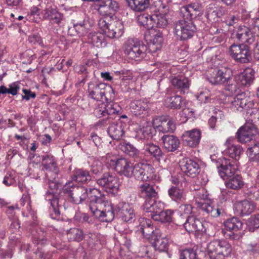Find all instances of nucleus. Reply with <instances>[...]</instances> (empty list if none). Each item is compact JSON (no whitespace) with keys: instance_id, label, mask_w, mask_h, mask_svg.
<instances>
[{"instance_id":"ea45409f","label":"nucleus","mask_w":259,"mask_h":259,"mask_svg":"<svg viewBox=\"0 0 259 259\" xmlns=\"http://www.w3.org/2000/svg\"><path fill=\"white\" fill-rule=\"evenodd\" d=\"M89 41L93 46L100 48L105 47L106 42L104 35L100 32H94L90 33Z\"/></svg>"},{"instance_id":"c756f323","label":"nucleus","mask_w":259,"mask_h":259,"mask_svg":"<svg viewBox=\"0 0 259 259\" xmlns=\"http://www.w3.org/2000/svg\"><path fill=\"white\" fill-rule=\"evenodd\" d=\"M186 230L189 233L202 232L204 229L202 223L195 216H188L183 224Z\"/></svg>"},{"instance_id":"c03bdc74","label":"nucleus","mask_w":259,"mask_h":259,"mask_svg":"<svg viewBox=\"0 0 259 259\" xmlns=\"http://www.w3.org/2000/svg\"><path fill=\"white\" fill-rule=\"evenodd\" d=\"M72 178L74 181L82 183H86L91 180L89 171L82 169H75Z\"/></svg>"},{"instance_id":"a878e982","label":"nucleus","mask_w":259,"mask_h":259,"mask_svg":"<svg viewBox=\"0 0 259 259\" xmlns=\"http://www.w3.org/2000/svg\"><path fill=\"white\" fill-rule=\"evenodd\" d=\"M131 112L136 116L145 117L148 114V103L143 100H135L130 104Z\"/></svg>"},{"instance_id":"7ed1b4c3","label":"nucleus","mask_w":259,"mask_h":259,"mask_svg":"<svg viewBox=\"0 0 259 259\" xmlns=\"http://www.w3.org/2000/svg\"><path fill=\"white\" fill-rule=\"evenodd\" d=\"M231 251L230 244L225 240H214L207 245V252L211 259H225Z\"/></svg>"},{"instance_id":"20e7f679","label":"nucleus","mask_w":259,"mask_h":259,"mask_svg":"<svg viewBox=\"0 0 259 259\" xmlns=\"http://www.w3.org/2000/svg\"><path fill=\"white\" fill-rule=\"evenodd\" d=\"M99 28L109 38H118L123 33V26L120 20H114L111 17H104L98 22Z\"/></svg>"},{"instance_id":"aec40b11","label":"nucleus","mask_w":259,"mask_h":259,"mask_svg":"<svg viewBox=\"0 0 259 259\" xmlns=\"http://www.w3.org/2000/svg\"><path fill=\"white\" fill-rule=\"evenodd\" d=\"M106 165L114 169L120 174L122 175L124 167L126 165L127 159L125 158H118L116 155L111 154H107L102 157Z\"/></svg>"},{"instance_id":"5fc2aeb1","label":"nucleus","mask_w":259,"mask_h":259,"mask_svg":"<svg viewBox=\"0 0 259 259\" xmlns=\"http://www.w3.org/2000/svg\"><path fill=\"white\" fill-rule=\"evenodd\" d=\"M20 204L22 206L26 205V210L30 213L32 217L34 213L31 211V200L30 196L28 193L24 194L20 200Z\"/></svg>"},{"instance_id":"ddd939ff","label":"nucleus","mask_w":259,"mask_h":259,"mask_svg":"<svg viewBox=\"0 0 259 259\" xmlns=\"http://www.w3.org/2000/svg\"><path fill=\"white\" fill-rule=\"evenodd\" d=\"M253 103L244 93L237 95L231 102L230 108L233 111H241L252 108Z\"/></svg>"},{"instance_id":"6e6552de","label":"nucleus","mask_w":259,"mask_h":259,"mask_svg":"<svg viewBox=\"0 0 259 259\" xmlns=\"http://www.w3.org/2000/svg\"><path fill=\"white\" fill-rule=\"evenodd\" d=\"M217 168L219 176L224 180L228 179L235 174L238 170L237 161L225 157L217 161Z\"/></svg>"},{"instance_id":"052dcab7","label":"nucleus","mask_w":259,"mask_h":259,"mask_svg":"<svg viewBox=\"0 0 259 259\" xmlns=\"http://www.w3.org/2000/svg\"><path fill=\"white\" fill-rule=\"evenodd\" d=\"M248 225L249 230L251 231L259 228V214L254 215L249 219Z\"/></svg>"},{"instance_id":"a18cd8bd","label":"nucleus","mask_w":259,"mask_h":259,"mask_svg":"<svg viewBox=\"0 0 259 259\" xmlns=\"http://www.w3.org/2000/svg\"><path fill=\"white\" fill-rule=\"evenodd\" d=\"M119 148L130 156L136 158L139 157L140 152L133 145L129 143L122 142L119 144Z\"/></svg>"},{"instance_id":"bf43d9fd","label":"nucleus","mask_w":259,"mask_h":259,"mask_svg":"<svg viewBox=\"0 0 259 259\" xmlns=\"http://www.w3.org/2000/svg\"><path fill=\"white\" fill-rule=\"evenodd\" d=\"M150 130V127H143L137 132V137L140 139H148L151 136Z\"/></svg>"},{"instance_id":"0eeeda50","label":"nucleus","mask_w":259,"mask_h":259,"mask_svg":"<svg viewBox=\"0 0 259 259\" xmlns=\"http://www.w3.org/2000/svg\"><path fill=\"white\" fill-rule=\"evenodd\" d=\"M196 30L195 25L192 21L184 18L176 23L174 33L177 38L185 40L191 38Z\"/></svg>"},{"instance_id":"3c124183","label":"nucleus","mask_w":259,"mask_h":259,"mask_svg":"<svg viewBox=\"0 0 259 259\" xmlns=\"http://www.w3.org/2000/svg\"><path fill=\"white\" fill-rule=\"evenodd\" d=\"M182 103V99L179 95L168 97L165 100V105L166 107L171 109L180 108Z\"/></svg>"},{"instance_id":"6e6d98bb","label":"nucleus","mask_w":259,"mask_h":259,"mask_svg":"<svg viewBox=\"0 0 259 259\" xmlns=\"http://www.w3.org/2000/svg\"><path fill=\"white\" fill-rule=\"evenodd\" d=\"M180 259H196V252L193 249L186 248L180 251Z\"/></svg>"},{"instance_id":"c9c22d12","label":"nucleus","mask_w":259,"mask_h":259,"mask_svg":"<svg viewBox=\"0 0 259 259\" xmlns=\"http://www.w3.org/2000/svg\"><path fill=\"white\" fill-rule=\"evenodd\" d=\"M254 69L251 68H247L238 76V80L243 85L250 84L254 78Z\"/></svg>"},{"instance_id":"423d86ee","label":"nucleus","mask_w":259,"mask_h":259,"mask_svg":"<svg viewBox=\"0 0 259 259\" xmlns=\"http://www.w3.org/2000/svg\"><path fill=\"white\" fill-rule=\"evenodd\" d=\"M197 207L206 214L212 217H218L221 214V209L214 207L212 204L206 201L207 194L203 188L198 189L195 195Z\"/></svg>"},{"instance_id":"4d7b16f0","label":"nucleus","mask_w":259,"mask_h":259,"mask_svg":"<svg viewBox=\"0 0 259 259\" xmlns=\"http://www.w3.org/2000/svg\"><path fill=\"white\" fill-rule=\"evenodd\" d=\"M103 170V165L102 163L99 159H95L91 165V171L95 174H101Z\"/></svg>"},{"instance_id":"e433bc0d","label":"nucleus","mask_w":259,"mask_h":259,"mask_svg":"<svg viewBox=\"0 0 259 259\" xmlns=\"http://www.w3.org/2000/svg\"><path fill=\"white\" fill-rule=\"evenodd\" d=\"M156 250L159 251H165L167 249L168 242L164 238L161 237L160 233L153 236L150 241Z\"/></svg>"},{"instance_id":"69168bd1","label":"nucleus","mask_w":259,"mask_h":259,"mask_svg":"<svg viewBox=\"0 0 259 259\" xmlns=\"http://www.w3.org/2000/svg\"><path fill=\"white\" fill-rule=\"evenodd\" d=\"M180 211L187 215L191 214L193 207L190 204H182L180 206Z\"/></svg>"},{"instance_id":"a211bd4d","label":"nucleus","mask_w":259,"mask_h":259,"mask_svg":"<svg viewBox=\"0 0 259 259\" xmlns=\"http://www.w3.org/2000/svg\"><path fill=\"white\" fill-rule=\"evenodd\" d=\"M234 213L239 217H244L250 214L255 209V204L247 200L235 201L233 203Z\"/></svg>"},{"instance_id":"8fccbe9b","label":"nucleus","mask_w":259,"mask_h":259,"mask_svg":"<svg viewBox=\"0 0 259 259\" xmlns=\"http://www.w3.org/2000/svg\"><path fill=\"white\" fill-rule=\"evenodd\" d=\"M144 149L158 161H160L163 156V153L159 147L152 143L146 144Z\"/></svg>"},{"instance_id":"79ce46f5","label":"nucleus","mask_w":259,"mask_h":259,"mask_svg":"<svg viewBox=\"0 0 259 259\" xmlns=\"http://www.w3.org/2000/svg\"><path fill=\"white\" fill-rule=\"evenodd\" d=\"M172 210L169 209L164 210L163 209L157 214L151 215V218L154 221L162 223L170 222L172 221Z\"/></svg>"},{"instance_id":"4c0bfd02","label":"nucleus","mask_w":259,"mask_h":259,"mask_svg":"<svg viewBox=\"0 0 259 259\" xmlns=\"http://www.w3.org/2000/svg\"><path fill=\"white\" fill-rule=\"evenodd\" d=\"M130 8L135 12L144 11L149 6V0H126Z\"/></svg>"},{"instance_id":"412c9836","label":"nucleus","mask_w":259,"mask_h":259,"mask_svg":"<svg viewBox=\"0 0 259 259\" xmlns=\"http://www.w3.org/2000/svg\"><path fill=\"white\" fill-rule=\"evenodd\" d=\"M118 215L125 222L132 223L136 219V214L133 206L129 203L120 202L118 204Z\"/></svg>"},{"instance_id":"b1692460","label":"nucleus","mask_w":259,"mask_h":259,"mask_svg":"<svg viewBox=\"0 0 259 259\" xmlns=\"http://www.w3.org/2000/svg\"><path fill=\"white\" fill-rule=\"evenodd\" d=\"M139 233H141L143 236L148 239L149 241L153 238V236L159 234V230L157 229L154 230L153 226L151 225V221L147 219L143 218L140 221V228L138 230Z\"/></svg>"},{"instance_id":"a19ab883","label":"nucleus","mask_w":259,"mask_h":259,"mask_svg":"<svg viewBox=\"0 0 259 259\" xmlns=\"http://www.w3.org/2000/svg\"><path fill=\"white\" fill-rule=\"evenodd\" d=\"M168 194L175 201H182L186 199V194L184 190L175 186H171L168 189Z\"/></svg>"},{"instance_id":"cd10ccee","label":"nucleus","mask_w":259,"mask_h":259,"mask_svg":"<svg viewBox=\"0 0 259 259\" xmlns=\"http://www.w3.org/2000/svg\"><path fill=\"white\" fill-rule=\"evenodd\" d=\"M143 207L145 212L150 213L148 216L151 217V215L157 214L164 209V204L159 200H156L155 198L145 200Z\"/></svg>"},{"instance_id":"f704fd0d","label":"nucleus","mask_w":259,"mask_h":259,"mask_svg":"<svg viewBox=\"0 0 259 259\" xmlns=\"http://www.w3.org/2000/svg\"><path fill=\"white\" fill-rule=\"evenodd\" d=\"M163 146L169 151H174L178 149L180 141L173 135H164L162 137Z\"/></svg>"},{"instance_id":"9d476101","label":"nucleus","mask_w":259,"mask_h":259,"mask_svg":"<svg viewBox=\"0 0 259 259\" xmlns=\"http://www.w3.org/2000/svg\"><path fill=\"white\" fill-rule=\"evenodd\" d=\"M209 80L212 84H228L229 87L227 90L229 91L233 92L236 89V85L231 83L232 78L230 71L228 69L218 70L214 76H211Z\"/></svg>"},{"instance_id":"774afa93","label":"nucleus","mask_w":259,"mask_h":259,"mask_svg":"<svg viewBox=\"0 0 259 259\" xmlns=\"http://www.w3.org/2000/svg\"><path fill=\"white\" fill-rule=\"evenodd\" d=\"M89 237V243L90 244L97 245L100 243L99 238L96 234H90L87 235Z\"/></svg>"},{"instance_id":"39448f33","label":"nucleus","mask_w":259,"mask_h":259,"mask_svg":"<svg viewBox=\"0 0 259 259\" xmlns=\"http://www.w3.org/2000/svg\"><path fill=\"white\" fill-rule=\"evenodd\" d=\"M123 50L127 58L136 60L145 56L147 47L142 41L129 38L124 44Z\"/></svg>"},{"instance_id":"4468645a","label":"nucleus","mask_w":259,"mask_h":259,"mask_svg":"<svg viewBox=\"0 0 259 259\" xmlns=\"http://www.w3.org/2000/svg\"><path fill=\"white\" fill-rule=\"evenodd\" d=\"M111 89L110 86H107L104 83L90 82L88 86V95L92 99L97 101H100L103 98L106 99V92Z\"/></svg>"},{"instance_id":"4be33fe9","label":"nucleus","mask_w":259,"mask_h":259,"mask_svg":"<svg viewBox=\"0 0 259 259\" xmlns=\"http://www.w3.org/2000/svg\"><path fill=\"white\" fill-rule=\"evenodd\" d=\"M170 81L174 88L181 94H185L188 92L190 80L187 77L181 75L171 76Z\"/></svg>"},{"instance_id":"37998d69","label":"nucleus","mask_w":259,"mask_h":259,"mask_svg":"<svg viewBox=\"0 0 259 259\" xmlns=\"http://www.w3.org/2000/svg\"><path fill=\"white\" fill-rule=\"evenodd\" d=\"M43 14L45 19L53 20L54 22L58 24L61 21L63 17L61 13L52 7L45 10Z\"/></svg>"},{"instance_id":"f257e3e1","label":"nucleus","mask_w":259,"mask_h":259,"mask_svg":"<svg viewBox=\"0 0 259 259\" xmlns=\"http://www.w3.org/2000/svg\"><path fill=\"white\" fill-rule=\"evenodd\" d=\"M64 190L68 193L75 204L81 203L88 197L90 210L94 215L101 221L110 222L114 218V212L111 202L106 199L99 190L93 188L88 192L85 188L75 186L72 182H69L64 186Z\"/></svg>"},{"instance_id":"5701e85b","label":"nucleus","mask_w":259,"mask_h":259,"mask_svg":"<svg viewBox=\"0 0 259 259\" xmlns=\"http://www.w3.org/2000/svg\"><path fill=\"white\" fill-rule=\"evenodd\" d=\"M242 223L237 218L233 217L227 220L224 222V226L226 231L223 230L224 235L229 238H234V232L241 229L242 227Z\"/></svg>"},{"instance_id":"2f4dec72","label":"nucleus","mask_w":259,"mask_h":259,"mask_svg":"<svg viewBox=\"0 0 259 259\" xmlns=\"http://www.w3.org/2000/svg\"><path fill=\"white\" fill-rule=\"evenodd\" d=\"M115 74L119 76L121 80L120 87L122 92H126L129 91L128 87L130 81L133 79V74L130 70L122 69L120 71L115 72Z\"/></svg>"},{"instance_id":"e2e57ef3","label":"nucleus","mask_w":259,"mask_h":259,"mask_svg":"<svg viewBox=\"0 0 259 259\" xmlns=\"http://www.w3.org/2000/svg\"><path fill=\"white\" fill-rule=\"evenodd\" d=\"M194 111L193 109L190 108H185L181 111L180 115L182 118H184L185 121L188 118L192 117L194 115Z\"/></svg>"},{"instance_id":"473e14b6","label":"nucleus","mask_w":259,"mask_h":259,"mask_svg":"<svg viewBox=\"0 0 259 259\" xmlns=\"http://www.w3.org/2000/svg\"><path fill=\"white\" fill-rule=\"evenodd\" d=\"M140 194L142 197L145 199V200H148L150 199L156 198L157 192L154 185L145 183L140 187Z\"/></svg>"},{"instance_id":"7c9ffc66","label":"nucleus","mask_w":259,"mask_h":259,"mask_svg":"<svg viewBox=\"0 0 259 259\" xmlns=\"http://www.w3.org/2000/svg\"><path fill=\"white\" fill-rule=\"evenodd\" d=\"M236 38L242 43L252 44L254 36L251 30L245 26H239L236 34Z\"/></svg>"},{"instance_id":"603ef678","label":"nucleus","mask_w":259,"mask_h":259,"mask_svg":"<svg viewBox=\"0 0 259 259\" xmlns=\"http://www.w3.org/2000/svg\"><path fill=\"white\" fill-rule=\"evenodd\" d=\"M68 237L72 240L80 241L84 237L83 232L78 228L70 229L67 232Z\"/></svg>"},{"instance_id":"864d4df0","label":"nucleus","mask_w":259,"mask_h":259,"mask_svg":"<svg viewBox=\"0 0 259 259\" xmlns=\"http://www.w3.org/2000/svg\"><path fill=\"white\" fill-rule=\"evenodd\" d=\"M246 153L251 161L259 162V144L249 147Z\"/></svg>"},{"instance_id":"680f3d73","label":"nucleus","mask_w":259,"mask_h":259,"mask_svg":"<svg viewBox=\"0 0 259 259\" xmlns=\"http://www.w3.org/2000/svg\"><path fill=\"white\" fill-rule=\"evenodd\" d=\"M105 104L101 103L94 110V113L98 117L100 118L106 115Z\"/></svg>"},{"instance_id":"1a4fd4ad","label":"nucleus","mask_w":259,"mask_h":259,"mask_svg":"<svg viewBox=\"0 0 259 259\" xmlns=\"http://www.w3.org/2000/svg\"><path fill=\"white\" fill-rule=\"evenodd\" d=\"M230 53L232 58L241 63H246L251 60L248 47L243 44L231 45L230 47Z\"/></svg>"},{"instance_id":"6ab92c4d","label":"nucleus","mask_w":259,"mask_h":259,"mask_svg":"<svg viewBox=\"0 0 259 259\" xmlns=\"http://www.w3.org/2000/svg\"><path fill=\"white\" fill-rule=\"evenodd\" d=\"M153 125L162 133H172L176 128L174 121L167 116H161L153 120Z\"/></svg>"},{"instance_id":"72a5a7b5","label":"nucleus","mask_w":259,"mask_h":259,"mask_svg":"<svg viewBox=\"0 0 259 259\" xmlns=\"http://www.w3.org/2000/svg\"><path fill=\"white\" fill-rule=\"evenodd\" d=\"M108 133L110 137L114 140L121 139L124 134L122 123L120 122L111 123L108 127Z\"/></svg>"},{"instance_id":"f8f14e48","label":"nucleus","mask_w":259,"mask_h":259,"mask_svg":"<svg viewBox=\"0 0 259 259\" xmlns=\"http://www.w3.org/2000/svg\"><path fill=\"white\" fill-rule=\"evenodd\" d=\"M97 183L107 192H117L119 186L118 179L109 173H105L102 177L97 180Z\"/></svg>"},{"instance_id":"f03ea898","label":"nucleus","mask_w":259,"mask_h":259,"mask_svg":"<svg viewBox=\"0 0 259 259\" xmlns=\"http://www.w3.org/2000/svg\"><path fill=\"white\" fill-rule=\"evenodd\" d=\"M153 172L154 168L149 164L140 162L133 165L127 160L122 175L126 177H134L138 180L146 181Z\"/></svg>"},{"instance_id":"de8ad7c7","label":"nucleus","mask_w":259,"mask_h":259,"mask_svg":"<svg viewBox=\"0 0 259 259\" xmlns=\"http://www.w3.org/2000/svg\"><path fill=\"white\" fill-rule=\"evenodd\" d=\"M46 199L49 201L51 204L50 211H53L56 215H58L60 214L58 199L55 196L53 192H48L46 195Z\"/></svg>"},{"instance_id":"9b49d317","label":"nucleus","mask_w":259,"mask_h":259,"mask_svg":"<svg viewBox=\"0 0 259 259\" xmlns=\"http://www.w3.org/2000/svg\"><path fill=\"white\" fill-rule=\"evenodd\" d=\"M179 166L181 171L187 176L195 178L200 171L198 163L189 158H183L179 161Z\"/></svg>"},{"instance_id":"58836bf2","label":"nucleus","mask_w":259,"mask_h":259,"mask_svg":"<svg viewBox=\"0 0 259 259\" xmlns=\"http://www.w3.org/2000/svg\"><path fill=\"white\" fill-rule=\"evenodd\" d=\"M164 11L160 10L158 14H154V20L155 21V27L164 28L168 24V21L165 17V14L168 12V7L166 6L162 7Z\"/></svg>"},{"instance_id":"f3484780","label":"nucleus","mask_w":259,"mask_h":259,"mask_svg":"<svg viewBox=\"0 0 259 259\" xmlns=\"http://www.w3.org/2000/svg\"><path fill=\"white\" fill-rule=\"evenodd\" d=\"M257 133V129L253 124L247 123L238 130L236 136L240 143H246L252 140Z\"/></svg>"},{"instance_id":"338daca9","label":"nucleus","mask_w":259,"mask_h":259,"mask_svg":"<svg viewBox=\"0 0 259 259\" xmlns=\"http://www.w3.org/2000/svg\"><path fill=\"white\" fill-rule=\"evenodd\" d=\"M154 27H155V21L154 20V15L151 16L148 15L145 27L150 30L153 29V28Z\"/></svg>"},{"instance_id":"13d9d810","label":"nucleus","mask_w":259,"mask_h":259,"mask_svg":"<svg viewBox=\"0 0 259 259\" xmlns=\"http://www.w3.org/2000/svg\"><path fill=\"white\" fill-rule=\"evenodd\" d=\"M105 106L106 115H113L119 112V106L116 103H108Z\"/></svg>"},{"instance_id":"393cba45","label":"nucleus","mask_w":259,"mask_h":259,"mask_svg":"<svg viewBox=\"0 0 259 259\" xmlns=\"http://www.w3.org/2000/svg\"><path fill=\"white\" fill-rule=\"evenodd\" d=\"M235 141V139L233 137H229L226 140L225 143L226 149L224 150V153L232 158L237 159L239 157L242 149L240 146L234 144Z\"/></svg>"},{"instance_id":"49530a36","label":"nucleus","mask_w":259,"mask_h":259,"mask_svg":"<svg viewBox=\"0 0 259 259\" xmlns=\"http://www.w3.org/2000/svg\"><path fill=\"white\" fill-rule=\"evenodd\" d=\"M43 167L48 171H54L57 169V165L54 156L50 155L44 156L41 162Z\"/></svg>"},{"instance_id":"dca6fc26","label":"nucleus","mask_w":259,"mask_h":259,"mask_svg":"<svg viewBox=\"0 0 259 259\" xmlns=\"http://www.w3.org/2000/svg\"><path fill=\"white\" fill-rule=\"evenodd\" d=\"M180 12L184 18L192 20L203 14V7L201 4L195 2L182 7Z\"/></svg>"},{"instance_id":"2eb2a0df","label":"nucleus","mask_w":259,"mask_h":259,"mask_svg":"<svg viewBox=\"0 0 259 259\" xmlns=\"http://www.w3.org/2000/svg\"><path fill=\"white\" fill-rule=\"evenodd\" d=\"M146 37L149 42V50L151 53H155L160 50L163 42L162 33L159 30L152 29L146 34Z\"/></svg>"},{"instance_id":"0e129e2a","label":"nucleus","mask_w":259,"mask_h":259,"mask_svg":"<svg viewBox=\"0 0 259 259\" xmlns=\"http://www.w3.org/2000/svg\"><path fill=\"white\" fill-rule=\"evenodd\" d=\"M19 89V83L17 82H13L9 85L8 94L13 96L16 95Z\"/></svg>"},{"instance_id":"c85d7f7f","label":"nucleus","mask_w":259,"mask_h":259,"mask_svg":"<svg viewBox=\"0 0 259 259\" xmlns=\"http://www.w3.org/2000/svg\"><path fill=\"white\" fill-rule=\"evenodd\" d=\"M200 138V131L196 129L186 131L183 135V141L191 147H196L199 144Z\"/></svg>"},{"instance_id":"09e8293b","label":"nucleus","mask_w":259,"mask_h":259,"mask_svg":"<svg viewBox=\"0 0 259 259\" xmlns=\"http://www.w3.org/2000/svg\"><path fill=\"white\" fill-rule=\"evenodd\" d=\"M228 181L226 183V186L234 190L239 189L244 185L242 177L239 175H233L229 177Z\"/></svg>"},{"instance_id":"bb28decb","label":"nucleus","mask_w":259,"mask_h":259,"mask_svg":"<svg viewBox=\"0 0 259 259\" xmlns=\"http://www.w3.org/2000/svg\"><path fill=\"white\" fill-rule=\"evenodd\" d=\"M118 8L117 3L113 0H106L101 2L98 8V12L103 16H111Z\"/></svg>"}]
</instances>
